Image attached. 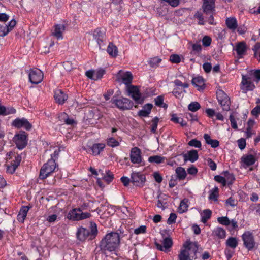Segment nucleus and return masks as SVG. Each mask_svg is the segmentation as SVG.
Listing matches in <instances>:
<instances>
[{
  "label": "nucleus",
  "mask_w": 260,
  "mask_h": 260,
  "mask_svg": "<svg viewBox=\"0 0 260 260\" xmlns=\"http://www.w3.org/2000/svg\"><path fill=\"white\" fill-rule=\"evenodd\" d=\"M241 160V166L244 168L252 165L255 161V158L252 155H244L242 157Z\"/></svg>",
  "instance_id": "412c9836"
},
{
  "label": "nucleus",
  "mask_w": 260,
  "mask_h": 260,
  "mask_svg": "<svg viewBox=\"0 0 260 260\" xmlns=\"http://www.w3.org/2000/svg\"><path fill=\"white\" fill-rule=\"evenodd\" d=\"M184 92H185V90H183ZM173 95L177 98H180L182 96L183 91L180 90L179 88L175 87L172 91Z\"/></svg>",
  "instance_id": "13d9d810"
},
{
  "label": "nucleus",
  "mask_w": 260,
  "mask_h": 260,
  "mask_svg": "<svg viewBox=\"0 0 260 260\" xmlns=\"http://www.w3.org/2000/svg\"><path fill=\"white\" fill-rule=\"evenodd\" d=\"M237 241L236 238L230 237L226 241V244L228 246L235 248L237 246Z\"/></svg>",
  "instance_id": "37998d69"
},
{
  "label": "nucleus",
  "mask_w": 260,
  "mask_h": 260,
  "mask_svg": "<svg viewBox=\"0 0 260 260\" xmlns=\"http://www.w3.org/2000/svg\"><path fill=\"white\" fill-rule=\"evenodd\" d=\"M165 158L160 155L151 156L148 158V161L151 163L159 164L164 162Z\"/></svg>",
  "instance_id": "4c0bfd02"
},
{
  "label": "nucleus",
  "mask_w": 260,
  "mask_h": 260,
  "mask_svg": "<svg viewBox=\"0 0 260 260\" xmlns=\"http://www.w3.org/2000/svg\"><path fill=\"white\" fill-rule=\"evenodd\" d=\"M228 28L232 32H235L238 26L237 21L235 17H229L225 20Z\"/></svg>",
  "instance_id": "bb28decb"
},
{
  "label": "nucleus",
  "mask_w": 260,
  "mask_h": 260,
  "mask_svg": "<svg viewBox=\"0 0 260 260\" xmlns=\"http://www.w3.org/2000/svg\"><path fill=\"white\" fill-rule=\"evenodd\" d=\"M107 144L109 147H115L119 145V142L113 137L108 138L107 139Z\"/></svg>",
  "instance_id": "a19ab883"
},
{
  "label": "nucleus",
  "mask_w": 260,
  "mask_h": 260,
  "mask_svg": "<svg viewBox=\"0 0 260 260\" xmlns=\"http://www.w3.org/2000/svg\"><path fill=\"white\" fill-rule=\"evenodd\" d=\"M198 250L197 245L194 243L186 241L178 255L179 260H191L196 258Z\"/></svg>",
  "instance_id": "f03ea898"
},
{
  "label": "nucleus",
  "mask_w": 260,
  "mask_h": 260,
  "mask_svg": "<svg viewBox=\"0 0 260 260\" xmlns=\"http://www.w3.org/2000/svg\"><path fill=\"white\" fill-rule=\"evenodd\" d=\"M131 181L135 186H142L145 181V176L139 172H133L131 175Z\"/></svg>",
  "instance_id": "a211bd4d"
},
{
  "label": "nucleus",
  "mask_w": 260,
  "mask_h": 260,
  "mask_svg": "<svg viewBox=\"0 0 260 260\" xmlns=\"http://www.w3.org/2000/svg\"><path fill=\"white\" fill-rule=\"evenodd\" d=\"M237 32L239 35L244 34L247 30V27L244 25H240L239 27L237 26Z\"/></svg>",
  "instance_id": "e2e57ef3"
},
{
  "label": "nucleus",
  "mask_w": 260,
  "mask_h": 260,
  "mask_svg": "<svg viewBox=\"0 0 260 260\" xmlns=\"http://www.w3.org/2000/svg\"><path fill=\"white\" fill-rule=\"evenodd\" d=\"M212 234L218 239H224L226 236V232L222 228L217 227L214 229Z\"/></svg>",
  "instance_id": "c756f323"
},
{
  "label": "nucleus",
  "mask_w": 260,
  "mask_h": 260,
  "mask_svg": "<svg viewBox=\"0 0 260 260\" xmlns=\"http://www.w3.org/2000/svg\"><path fill=\"white\" fill-rule=\"evenodd\" d=\"M203 8L206 14L211 13L214 8V0H204Z\"/></svg>",
  "instance_id": "5701e85b"
},
{
  "label": "nucleus",
  "mask_w": 260,
  "mask_h": 260,
  "mask_svg": "<svg viewBox=\"0 0 260 260\" xmlns=\"http://www.w3.org/2000/svg\"><path fill=\"white\" fill-rule=\"evenodd\" d=\"M188 200L186 199H183L180 202V205L178 207V212L180 213H182L186 212L188 209Z\"/></svg>",
  "instance_id": "c9c22d12"
},
{
  "label": "nucleus",
  "mask_w": 260,
  "mask_h": 260,
  "mask_svg": "<svg viewBox=\"0 0 260 260\" xmlns=\"http://www.w3.org/2000/svg\"><path fill=\"white\" fill-rule=\"evenodd\" d=\"M104 34L100 28H97L93 32V36L95 40H96L97 43L100 46L101 43L103 41Z\"/></svg>",
  "instance_id": "473e14b6"
},
{
  "label": "nucleus",
  "mask_w": 260,
  "mask_h": 260,
  "mask_svg": "<svg viewBox=\"0 0 260 260\" xmlns=\"http://www.w3.org/2000/svg\"><path fill=\"white\" fill-rule=\"evenodd\" d=\"M107 51L108 54L112 57H116L117 55V48L112 43H109Z\"/></svg>",
  "instance_id": "f704fd0d"
},
{
  "label": "nucleus",
  "mask_w": 260,
  "mask_h": 260,
  "mask_svg": "<svg viewBox=\"0 0 260 260\" xmlns=\"http://www.w3.org/2000/svg\"><path fill=\"white\" fill-rule=\"evenodd\" d=\"M100 174L102 176L101 179L104 180L107 183L109 184L113 179V174L109 170L105 171L100 170L99 171Z\"/></svg>",
  "instance_id": "393cba45"
},
{
  "label": "nucleus",
  "mask_w": 260,
  "mask_h": 260,
  "mask_svg": "<svg viewBox=\"0 0 260 260\" xmlns=\"http://www.w3.org/2000/svg\"><path fill=\"white\" fill-rule=\"evenodd\" d=\"M162 244V245L159 243H155L156 246L158 249L166 252L172 245V240L169 238H166L163 240Z\"/></svg>",
  "instance_id": "aec40b11"
},
{
  "label": "nucleus",
  "mask_w": 260,
  "mask_h": 260,
  "mask_svg": "<svg viewBox=\"0 0 260 260\" xmlns=\"http://www.w3.org/2000/svg\"><path fill=\"white\" fill-rule=\"evenodd\" d=\"M201 107L200 104L197 102H191L188 106V109L192 112H196Z\"/></svg>",
  "instance_id": "49530a36"
},
{
  "label": "nucleus",
  "mask_w": 260,
  "mask_h": 260,
  "mask_svg": "<svg viewBox=\"0 0 260 260\" xmlns=\"http://www.w3.org/2000/svg\"><path fill=\"white\" fill-rule=\"evenodd\" d=\"M198 157V153L196 150H190L184 155L185 161L189 160L192 162L196 161Z\"/></svg>",
  "instance_id": "b1692460"
},
{
  "label": "nucleus",
  "mask_w": 260,
  "mask_h": 260,
  "mask_svg": "<svg viewBox=\"0 0 260 260\" xmlns=\"http://www.w3.org/2000/svg\"><path fill=\"white\" fill-rule=\"evenodd\" d=\"M56 168V163L55 160L52 158L48 160L42 167L39 177L41 179H44L47 178L51 173H52Z\"/></svg>",
  "instance_id": "20e7f679"
},
{
  "label": "nucleus",
  "mask_w": 260,
  "mask_h": 260,
  "mask_svg": "<svg viewBox=\"0 0 260 260\" xmlns=\"http://www.w3.org/2000/svg\"><path fill=\"white\" fill-rule=\"evenodd\" d=\"M212 214V212L209 209H206L204 210L201 213V221L205 223L208 220H209Z\"/></svg>",
  "instance_id": "e433bc0d"
},
{
  "label": "nucleus",
  "mask_w": 260,
  "mask_h": 260,
  "mask_svg": "<svg viewBox=\"0 0 260 260\" xmlns=\"http://www.w3.org/2000/svg\"><path fill=\"white\" fill-rule=\"evenodd\" d=\"M247 49V46L243 41L236 43L233 47V50L236 51L237 56L239 58L246 54Z\"/></svg>",
  "instance_id": "f8f14e48"
},
{
  "label": "nucleus",
  "mask_w": 260,
  "mask_h": 260,
  "mask_svg": "<svg viewBox=\"0 0 260 260\" xmlns=\"http://www.w3.org/2000/svg\"><path fill=\"white\" fill-rule=\"evenodd\" d=\"M65 30L63 24H58L55 26L52 35L57 39H62V34Z\"/></svg>",
  "instance_id": "4be33fe9"
},
{
  "label": "nucleus",
  "mask_w": 260,
  "mask_h": 260,
  "mask_svg": "<svg viewBox=\"0 0 260 260\" xmlns=\"http://www.w3.org/2000/svg\"><path fill=\"white\" fill-rule=\"evenodd\" d=\"M170 60L171 62L178 63L181 61L180 57L177 54H173L170 56Z\"/></svg>",
  "instance_id": "6e6d98bb"
},
{
  "label": "nucleus",
  "mask_w": 260,
  "mask_h": 260,
  "mask_svg": "<svg viewBox=\"0 0 260 260\" xmlns=\"http://www.w3.org/2000/svg\"><path fill=\"white\" fill-rule=\"evenodd\" d=\"M155 104L156 106L166 108L167 106L164 103V97L162 95L158 96L154 99Z\"/></svg>",
  "instance_id": "09e8293b"
},
{
  "label": "nucleus",
  "mask_w": 260,
  "mask_h": 260,
  "mask_svg": "<svg viewBox=\"0 0 260 260\" xmlns=\"http://www.w3.org/2000/svg\"><path fill=\"white\" fill-rule=\"evenodd\" d=\"M161 61V59L158 57H155L151 58L149 61V64L152 67L157 66Z\"/></svg>",
  "instance_id": "3c124183"
},
{
  "label": "nucleus",
  "mask_w": 260,
  "mask_h": 260,
  "mask_svg": "<svg viewBox=\"0 0 260 260\" xmlns=\"http://www.w3.org/2000/svg\"><path fill=\"white\" fill-rule=\"evenodd\" d=\"M253 81L252 77L250 76L249 75H242L241 89L244 91L245 92L247 91L252 90L255 88V86L253 83Z\"/></svg>",
  "instance_id": "9b49d317"
},
{
  "label": "nucleus",
  "mask_w": 260,
  "mask_h": 260,
  "mask_svg": "<svg viewBox=\"0 0 260 260\" xmlns=\"http://www.w3.org/2000/svg\"><path fill=\"white\" fill-rule=\"evenodd\" d=\"M16 110L12 107H6L0 103V115H7L11 114H14Z\"/></svg>",
  "instance_id": "72a5a7b5"
},
{
  "label": "nucleus",
  "mask_w": 260,
  "mask_h": 260,
  "mask_svg": "<svg viewBox=\"0 0 260 260\" xmlns=\"http://www.w3.org/2000/svg\"><path fill=\"white\" fill-rule=\"evenodd\" d=\"M128 95L135 100L137 104H141L143 102V99L141 96L139 88L137 86H129L127 89Z\"/></svg>",
  "instance_id": "ddd939ff"
},
{
  "label": "nucleus",
  "mask_w": 260,
  "mask_h": 260,
  "mask_svg": "<svg viewBox=\"0 0 260 260\" xmlns=\"http://www.w3.org/2000/svg\"><path fill=\"white\" fill-rule=\"evenodd\" d=\"M105 147V144L104 143H96L93 144L91 147L93 155H98L100 154Z\"/></svg>",
  "instance_id": "7c9ffc66"
},
{
  "label": "nucleus",
  "mask_w": 260,
  "mask_h": 260,
  "mask_svg": "<svg viewBox=\"0 0 260 260\" xmlns=\"http://www.w3.org/2000/svg\"><path fill=\"white\" fill-rule=\"evenodd\" d=\"M174 83L176 87L179 88L181 87L183 88H186L188 87V84L187 83H182L180 80L176 79L174 81Z\"/></svg>",
  "instance_id": "864d4df0"
},
{
  "label": "nucleus",
  "mask_w": 260,
  "mask_h": 260,
  "mask_svg": "<svg viewBox=\"0 0 260 260\" xmlns=\"http://www.w3.org/2000/svg\"><path fill=\"white\" fill-rule=\"evenodd\" d=\"M163 2L168 3L172 7H177L179 4V0H161Z\"/></svg>",
  "instance_id": "0e129e2a"
},
{
  "label": "nucleus",
  "mask_w": 260,
  "mask_h": 260,
  "mask_svg": "<svg viewBox=\"0 0 260 260\" xmlns=\"http://www.w3.org/2000/svg\"><path fill=\"white\" fill-rule=\"evenodd\" d=\"M43 79V73L39 69H32L29 71V80L32 84H38Z\"/></svg>",
  "instance_id": "0eeeda50"
},
{
  "label": "nucleus",
  "mask_w": 260,
  "mask_h": 260,
  "mask_svg": "<svg viewBox=\"0 0 260 260\" xmlns=\"http://www.w3.org/2000/svg\"><path fill=\"white\" fill-rule=\"evenodd\" d=\"M218 196V189L215 187L210 191L209 199L211 200L216 201H217Z\"/></svg>",
  "instance_id": "ea45409f"
},
{
  "label": "nucleus",
  "mask_w": 260,
  "mask_h": 260,
  "mask_svg": "<svg viewBox=\"0 0 260 260\" xmlns=\"http://www.w3.org/2000/svg\"><path fill=\"white\" fill-rule=\"evenodd\" d=\"M152 107L153 105L151 104H147L145 105L142 109L139 112V115L143 117L148 116L151 112Z\"/></svg>",
  "instance_id": "2f4dec72"
},
{
  "label": "nucleus",
  "mask_w": 260,
  "mask_h": 260,
  "mask_svg": "<svg viewBox=\"0 0 260 260\" xmlns=\"http://www.w3.org/2000/svg\"><path fill=\"white\" fill-rule=\"evenodd\" d=\"M120 237L117 232L107 234L100 242L101 249L104 251L116 252L119 248Z\"/></svg>",
  "instance_id": "f257e3e1"
},
{
  "label": "nucleus",
  "mask_w": 260,
  "mask_h": 260,
  "mask_svg": "<svg viewBox=\"0 0 260 260\" xmlns=\"http://www.w3.org/2000/svg\"><path fill=\"white\" fill-rule=\"evenodd\" d=\"M130 159L133 164H140L142 160L141 150L137 147L132 149L130 153Z\"/></svg>",
  "instance_id": "dca6fc26"
},
{
  "label": "nucleus",
  "mask_w": 260,
  "mask_h": 260,
  "mask_svg": "<svg viewBox=\"0 0 260 260\" xmlns=\"http://www.w3.org/2000/svg\"><path fill=\"white\" fill-rule=\"evenodd\" d=\"M247 74L250 76L252 77V79L254 81L255 79H257V81L260 80V70L251 71Z\"/></svg>",
  "instance_id": "a18cd8bd"
},
{
  "label": "nucleus",
  "mask_w": 260,
  "mask_h": 260,
  "mask_svg": "<svg viewBox=\"0 0 260 260\" xmlns=\"http://www.w3.org/2000/svg\"><path fill=\"white\" fill-rule=\"evenodd\" d=\"M203 68L206 73H209L212 69L211 64L209 62L204 63L203 65Z\"/></svg>",
  "instance_id": "774afa93"
},
{
  "label": "nucleus",
  "mask_w": 260,
  "mask_h": 260,
  "mask_svg": "<svg viewBox=\"0 0 260 260\" xmlns=\"http://www.w3.org/2000/svg\"><path fill=\"white\" fill-rule=\"evenodd\" d=\"M194 17L198 19V23L200 25H204L205 24V21L203 15L199 12H197L194 15Z\"/></svg>",
  "instance_id": "4d7b16f0"
},
{
  "label": "nucleus",
  "mask_w": 260,
  "mask_h": 260,
  "mask_svg": "<svg viewBox=\"0 0 260 260\" xmlns=\"http://www.w3.org/2000/svg\"><path fill=\"white\" fill-rule=\"evenodd\" d=\"M253 50L254 52V56L260 61V43H257L254 46Z\"/></svg>",
  "instance_id": "de8ad7c7"
},
{
  "label": "nucleus",
  "mask_w": 260,
  "mask_h": 260,
  "mask_svg": "<svg viewBox=\"0 0 260 260\" xmlns=\"http://www.w3.org/2000/svg\"><path fill=\"white\" fill-rule=\"evenodd\" d=\"M245 247L248 250H251L254 248L255 242L253 236L250 232H245L242 236Z\"/></svg>",
  "instance_id": "1a4fd4ad"
},
{
  "label": "nucleus",
  "mask_w": 260,
  "mask_h": 260,
  "mask_svg": "<svg viewBox=\"0 0 260 260\" xmlns=\"http://www.w3.org/2000/svg\"><path fill=\"white\" fill-rule=\"evenodd\" d=\"M21 160V157L18 155H17L15 156V160L14 162L11 164V165L7 167V172L12 174L13 173L17 167L19 165L20 162Z\"/></svg>",
  "instance_id": "c85d7f7f"
},
{
  "label": "nucleus",
  "mask_w": 260,
  "mask_h": 260,
  "mask_svg": "<svg viewBox=\"0 0 260 260\" xmlns=\"http://www.w3.org/2000/svg\"><path fill=\"white\" fill-rule=\"evenodd\" d=\"M105 73V70L102 68L96 70H90L86 71L85 74L90 79L98 80L101 79Z\"/></svg>",
  "instance_id": "4468645a"
},
{
  "label": "nucleus",
  "mask_w": 260,
  "mask_h": 260,
  "mask_svg": "<svg viewBox=\"0 0 260 260\" xmlns=\"http://www.w3.org/2000/svg\"><path fill=\"white\" fill-rule=\"evenodd\" d=\"M54 99L59 104H62L68 99V95L60 89H56L54 91Z\"/></svg>",
  "instance_id": "6ab92c4d"
},
{
  "label": "nucleus",
  "mask_w": 260,
  "mask_h": 260,
  "mask_svg": "<svg viewBox=\"0 0 260 260\" xmlns=\"http://www.w3.org/2000/svg\"><path fill=\"white\" fill-rule=\"evenodd\" d=\"M12 126L17 128H23L26 130H29L31 128V125L28 120L24 118H16L12 122Z\"/></svg>",
  "instance_id": "2eb2a0df"
},
{
  "label": "nucleus",
  "mask_w": 260,
  "mask_h": 260,
  "mask_svg": "<svg viewBox=\"0 0 260 260\" xmlns=\"http://www.w3.org/2000/svg\"><path fill=\"white\" fill-rule=\"evenodd\" d=\"M177 177L180 180L184 179L186 176V173L185 169L182 167H178L175 170Z\"/></svg>",
  "instance_id": "58836bf2"
},
{
  "label": "nucleus",
  "mask_w": 260,
  "mask_h": 260,
  "mask_svg": "<svg viewBox=\"0 0 260 260\" xmlns=\"http://www.w3.org/2000/svg\"><path fill=\"white\" fill-rule=\"evenodd\" d=\"M159 119L157 117H155L152 121V132L155 133L157 128V125Z\"/></svg>",
  "instance_id": "bf43d9fd"
},
{
  "label": "nucleus",
  "mask_w": 260,
  "mask_h": 260,
  "mask_svg": "<svg viewBox=\"0 0 260 260\" xmlns=\"http://www.w3.org/2000/svg\"><path fill=\"white\" fill-rule=\"evenodd\" d=\"M30 207L28 206H23L20 210V211L17 215V220L23 223L27 216V213L30 208Z\"/></svg>",
  "instance_id": "a878e982"
},
{
  "label": "nucleus",
  "mask_w": 260,
  "mask_h": 260,
  "mask_svg": "<svg viewBox=\"0 0 260 260\" xmlns=\"http://www.w3.org/2000/svg\"><path fill=\"white\" fill-rule=\"evenodd\" d=\"M202 42L204 46L207 47L210 45L211 39L208 36H205L202 39Z\"/></svg>",
  "instance_id": "052dcab7"
},
{
  "label": "nucleus",
  "mask_w": 260,
  "mask_h": 260,
  "mask_svg": "<svg viewBox=\"0 0 260 260\" xmlns=\"http://www.w3.org/2000/svg\"><path fill=\"white\" fill-rule=\"evenodd\" d=\"M237 143H238V147L241 150H243L245 148V147L246 146V141L244 139L241 138V139H239L237 141Z\"/></svg>",
  "instance_id": "680f3d73"
},
{
  "label": "nucleus",
  "mask_w": 260,
  "mask_h": 260,
  "mask_svg": "<svg viewBox=\"0 0 260 260\" xmlns=\"http://www.w3.org/2000/svg\"><path fill=\"white\" fill-rule=\"evenodd\" d=\"M146 232V226L145 225H141L134 230V233L136 235L144 234Z\"/></svg>",
  "instance_id": "5fc2aeb1"
},
{
  "label": "nucleus",
  "mask_w": 260,
  "mask_h": 260,
  "mask_svg": "<svg viewBox=\"0 0 260 260\" xmlns=\"http://www.w3.org/2000/svg\"><path fill=\"white\" fill-rule=\"evenodd\" d=\"M217 97L218 101L222 107L223 110H229L230 101L227 94L222 90H219L217 92Z\"/></svg>",
  "instance_id": "6e6552de"
},
{
  "label": "nucleus",
  "mask_w": 260,
  "mask_h": 260,
  "mask_svg": "<svg viewBox=\"0 0 260 260\" xmlns=\"http://www.w3.org/2000/svg\"><path fill=\"white\" fill-rule=\"evenodd\" d=\"M176 215L174 213H171L169 217L168 218L167 220V223L169 224H171L173 223H174L176 219Z\"/></svg>",
  "instance_id": "69168bd1"
},
{
  "label": "nucleus",
  "mask_w": 260,
  "mask_h": 260,
  "mask_svg": "<svg viewBox=\"0 0 260 260\" xmlns=\"http://www.w3.org/2000/svg\"><path fill=\"white\" fill-rule=\"evenodd\" d=\"M133 76L130 72L120 70L116 75V80L121 83L128 85L132 81Z\"/></svg>",
  "instance_id": "9d476101"
},
{
  "label": "nucleus",
  "mask_w": 260,
  "mask_h": 260,
  "mask_svg": "<svg viewBox=\"0 0 260 260\" xmlns=\"http://www.w3.org/2000/svg\"><path fill=\"white\" fill-rule=\"evenodd\" d=\"M192 84L198 88V90H202L205 87V81L201 76L193 78L191 81Z\"/></svg>",
  "instance_id": "cd10ccee"
},
{
  "label": "nucleus",
  "mask_w": 260,
  "mask_h": 260,
  "mask_svg": "<svg viewBox=\"0 0 260 260\" xmlns=\"http://www.w3.org/2000/svg\"><path fill=\"white\" fill-rule=\"evenodd\" d=\"M27 137L26 134L24 131H21L14 136L13 141L19 149H22L26 146Z\"/></svg>",
  "instance_id": "423d86ee"
},
{
  "label": "nucleus",
  "mask_w": 260,
  "mask_h": 260,
  "mask_svg": "<svg viewBox=\"0 0 260 260\" xmlns=\"http://www.w3.org/2000/svg\"><path fill=\"white\" fill-rule=\"evenodd\" d=\"M91 214L88 212H83L80 208L73 209L70 211L67 215L70 220L73 221H79L89 218Z\"/></svg>",
  "instance_id": "39448f33"
},
{
  "label": "nucleus",
  "mask_w": 260,
  "mask_h": 260,
  "mask_svg": "<svg viewBox=\"0 0 260 260\" xmlns=\"http://www.w3.org/2000/svg\"><path fill=\"white\" fill-rule=\"evenodd\" d=\"M16 24V21L14 19H12L8 24V25H6L7 28L6 29L4 34L3 35H7L10 31H11L14 26Z\"/></svg>",
  "instance_id": "79ce46f5"
},
{
  "label": "nucleus",
  "mask_w": 260,
  "mask_h": 260,
  "mask_svg": "<svg viewBox=\"0 0 260 260\" xmlns=\"http://www.w3.org/2000/svg\"><path fill=\"white\" fill-rule=\"evenodd\" d=\"M115 105L122 110H126L133 107L132 103L127 98H121L114 101Z\"/></svg>",
  "instance_id": "f3484780"
},
{
  "label": "nucleus",
  "mask_w": 260,
  "mask_h": 260,
  "mask_svg": "<svg viewBox=\"0 0 260 260\" xmlns=\"http://www.w3.org/2000/svg\"><path fill=\"white\" fill-rule=\"evenodd\" d=\"M92 230L90 233L89 230L83 227H80L78 229L76 236L77 239L80 241H85L89 236L95 235L97 233L96 226L95 224L91 223Z\"/></svg>",
  "instance_id": "7ed1b4c3"
},
{
  "label": "nucleus",
  "mask_w": 260,
  "mask_h": 260,
  "mask_svg": "<svg viewBox=\"0 0 260 260\" xmlns=\"http://www.w3.org/2000/svg\"><path fill=\"white\" fill-rule=\"evenodd\" d=\"M229 119L230 120L232 127L235 129H237L238 128V126H237L236 119H235V114L234 113H232L230 115Z\"/></svg>",
  "instance_id": "8fccbe9b"
},
{
  "label": "nucleus",
  "mask_w": 260,
  "mask_h": 260,
  "mask_svg": "<svg viewBox=\"0 0 260 260\" xmlns=\"http://www.w3.org/2000/svg\"><path fill=\"white\" fill-rule=\"evenodd\" d=\"M207 164L212 170H215L216 169V164L211 158H208L207 160Z\"/></svg>",
  "instance_id": "338daca9"
},
{
  "label": "nucleus",
  "mask_w": 260,
  "mask_h": 260,
  "mask_svg": "<svg viewBox=\"0 0 260 260\" xmlns=\"http://www.w3.org/2000/svg\"><path fill=\"white\" fill-rule=\"evenodd\" d=\"M188 145L196 148H201L202 146L201 142L196 139L190 140L188 142Z\"/></svg>",
  "instance_id": "603ef678"
},
{
  "label": "nucleus",
  "mask_w": 260,
  "mask_h": 260,
  "mask_svg": "<svg viewBox=\"0 0 260 260\" xmlns=\"http://www.w3.org/2000/svg\"><path fill=\"white\" fill-rule=\"evenodd\" d=\"M217 221L221 224L228 226L230 224V220L227 216H222L217 218Z\"/></svg>",
  "instance_id": "c03bdc74"
}]
</instances>
